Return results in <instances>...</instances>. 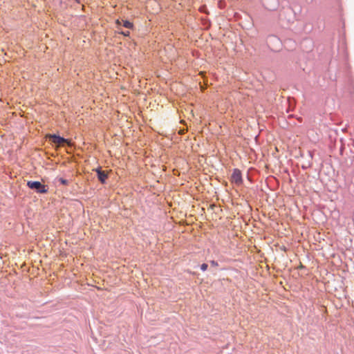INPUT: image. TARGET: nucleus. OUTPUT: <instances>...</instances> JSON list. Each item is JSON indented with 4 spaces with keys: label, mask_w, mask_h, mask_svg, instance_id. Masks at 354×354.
Instances as JSON below:
<instances>
[{
    "label": "nucleus",
    "mask_w": 354,
    "mask_h": 354,
    "mask_svg": "<svg viewBox=\"0 0 354 354\" xmlns=\"http://www.w3.org/2000/svg\"><path fill=\"white\" fill-rule=\"evenodd\" d=\"M122 25L127 28H131L133 27L132 23L129 21H122Z\"/></svg>",
    "instance_id": "obj_5"
},
{
    "label": "nucleus",
    "mask_w": 354,
    "mask_h": 354,
    "mask_svg": "<svg viewBox=\"0 0 354 354\" xmlns=\"http://www.w3.org/2000/svg\"><path fill=\"white\" fill-rule=\"evenodd\" d=\"M230 180L236 185H241L243 183L242 174L239 169H234L231 176Z\"/></svg>",
    "instance_id": "obj_2"
},
{
    "label": "nucleus",
    "mask_w": 354,
    "mask_h": 354,
    "mask_svg": "<svg viewBox=\"0 0 354 354\" xmlns=\"http://www.w3.org/2000/svg\"><path fill=\"white\" fill-rule=\"evenodd\" d=\"M207 263H203L201 266V269L203 270V271H205L207 270Z\"/></svg>",
    "instance_id": "obj_7"
},
{
    "label": "nucleus",
    "mask_w": 354,
    "mask_h": 354,
    "mask_svg": "<svg viewBox=\"0 0 354 354\" xmlns=\"http://www.w3.org/2000/svg\"><path fill=\"white\" fill-rule=\"evenodd\" d=\"M58 181L60 182V183H62V185H67L68 184V180L62 178H59L58 179Z\"/></svg>",
    "instance_id": "obj_6"
},
{
    "label": "nucleus",
    "mask_w": 354,
    "mask_h": 354,
    "mask_svg": "<svg viewBox=\"0 0 354 354\" xmlns=\"http://www.w3.org/2000/svg\"><path fill=\"white\" fill-rule=\"evenodd\" d=\"M27 185L29 188L35 189L37 192L40 194H44L48 192V189L46 188V185L41 184L39 181H28Z\"/></svg>",
    "instance_id": "obj_1"
},
{
    "label": "nucleus",
    "mask_w": 354,
    "mask_h": 354,
    "mask_svg": "<svg viewBox=\"0 0 354 354\" xmlns=\"http://www.w3.org/2000/svg\"><path fill=\"white\" fill-rule=\"evenodd\" d=\"M48 137L49 139L55 144L57 145L58 146L62 145L64 143H67L69 145V141L64 138H62L57 135H48Z\"/></svg>",
    "instance_id": "obj_3"
},
{
    "label": "nucleus",
    "mask_w": 354,
    "mask_h": 354,
    "mask_svg": "<svg viewBox=\"0 0 354 354\" xmlns=\"http://www.w3.org/2000/svg\"><path fill=\"white\" fill-rule=\"evenodd\" d=\"M121 34H122L124 36H129L130 32H129V31L121 32Z\"/></svg>",
    "instance_id": "obj_10"
},
{
    "label": "nucleus",
    "mask_w": 354,
    "mask_h": 354,
    "mask_svg": "<svg viewBox=\"0 0 354 354\" xmlns=\"http://www.w3.org/2000/svg\"><path fill=\"white\" fill-rule=\"evenodd\" d=\"M210 263H211L212 266H215V267L218 266V263L216 261H211Z\"/></svg>",
    "instance_id": "obj_9"
},
{
    "label": "nucleus",
    "mask_w": 354,
    "mask_h": 354,
    "mask_svg": "<svg viewBox=\"0 0 354 354\" xmlns=\"http://www.w3.org/2000/svg\"><path fill=\"white\" fill-rule=\"evenodd\" d=\"M77 3H80V0H75Z\"/></svg>",
    "instance_id": "obj_11"
},
{
    "label": "nucleus",
    "mask_w": 354,
    "mask_h": 354,
    "mask_svg": "<svg viewBox=\"0 0 354 354\" xmlns=\"http://www.w3.org/2000/svg\"><path fill=\"white\" fill-rule=\"evenodd\" d=\"M178 134H183L185 133V131H186V129H181L180 127H178Z\"/></svg>",
    "instance_id": "obj_8"
},
{
    "label": "nucleus",
    "mask_w": 354,
    "mask_h": 354,
    "mask_svg": "<svg viewBox=\"0 0 354 354\" xmlns=\"http://www.w3.org/2000/svg\"><path fill=\"white\" fill-rule=\"evenodd\" d=\"M98 179L102 182L104 183L107 178V174L104 171H102L100 169H96Z\"/></svg>",
    "instance_id": "obj_4"
}]
</instances>
